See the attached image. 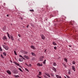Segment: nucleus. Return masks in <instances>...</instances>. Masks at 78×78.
Instances as JSON below:
<instances>
[{"label":"nucleus","instance_id":"obj_34","mask_svg":"<svg viewBox=\"0 0 78 78\" xmlns=\"http://www.w3.org/2000/svg\"><path fill=\"white\" fill-rule=\"evenodd\" d=\"M25 70L26 71H27V72H29V71H28V69H27V68H26L25 69Z\"/></svg>","mask_w":78,"mask_h":78},{"label":"nucleus","instance_id":"obj_3","mask_svg":"<svg viewBox=\"0 0 78 78\" xmlns=\"http://www.w3.org/2000/svg\"><path fill=\"white\" fill-rule=\"evenodd\" d=\"M43 58H44V56H41L40 57L39 60L40 61H43Z\"/></svg>","mask_w":78,"mask_h":78},{"label":"nucleus","instance_id":"obj_22","mask_svg":"<svg viewBox=\"0 0 78 78\" xmlns=\"http://www.w3.org/2000/svg\"><path fill=\"white\" fill-rule=\"evenodd\" d=\"M10 36L11 40H12V41H14V38H13V37H12V36Z\"/></svg>","mask_w":78,"mask_h":78},{"label":"nucleus","instance_id":"obj_5","mask_svg":"<svg viewBox=\"0 0 78 78\" xmlns=\"http://www.w3.org/2000/svg\"><path fill=\"white\" fill-rule=\"evenodd\" d=\"M72 69H73L74 72H75V66H72Z\"/></svg>","mask_w":78,"mask_h":78},{"label":"nucleus","instance_id":"obj_23","mask_svg":"<svg viewBox=\"0 0 78 78\" xmlns=\"http://www.w3.org/2000/svg\"><path fill=\"white\" fill-rule=\"evenodd\" d=\"M64 60L66 61V62H67V59L66 58H65L64 59Z\"/></svg>","mask_w":78,"mask_h":78},{"label":"nucleus","instance_id":"obj_10","mask_svg":"<svg viewBox=\"0 0 78 78\" xmlns=\"http://www.w3.org/2000/svg\"><path fill=\"white\" fill-rule=\"evenodd\" d=\"M30 47L31 48H32V49H33V50H35V49H36L35 47H34V46L33 45H31Z\"/></svg>","mask_w":78,"mask_h":78},{"label":"nucleus","instance_id":"obj_18","mask_svg":"<svg viewBox=\"0 0 78 78\" xmlns=\"http://www.w3.org/2000/svg\"><path fill=\"white\" fill-rule=\"evenodd\" d=\"M56 76L57 78H61V77L58 75H56Z\"/></svg>","mask_w":78,"mask_h":78},{"label":"nucleus","instance_id":"obj_43","mask_svg":"<svg viewBox=\"0 0 78 78\" xmlns=\"http://www.w3.org/2000/svg\"><path fill=\"white\" fill-rule=\"evenodd\" d=\"M66 76L68 78H70V77H69V76H68V75H66Z\"/></svg>","mask_w":78,"mask_h":78},{"label":"nucleus","instance_id":"obj_2","mask_svg":"<svg viewBox=\"0 0 78 78\" xmlns=\"http://www.w3.org/2000/svg\"><path fill=\"white\" fill-rule=\"evenodd\" d=\"M40 36L41 37V39H42L44 40V39H45V37L44 36V35H43L42 34H41Z\"/></svg>","mask_w":78,"mask_h":78},{"label":"nucleus","instance_id":"obj_52","mask_svg":"<svg viewBox=\"0 0 78 78\" xmlns=\"http://www.w3.org/2000/svg\"><path fill=\"white\" fill-rule=\"evenodd\" d=\"M18 78V77H17V78Z\"/></svg>","mask_w":78,"mask_h":78},{"label":"nucleus","instance_id":"obj_6","mask_svg":"<svg viewBox=\"0 0 78 78\" xmlns=\"http://www.w3.org/2000/svg\"><path fill=\"white\" fill-rule=\"evenodd\" d=\"M6 72L8 73L9 74V75H11V73L10 72V70H7Z\"/></svg>","mask_w":78,"mask_h":78},{"label":"nucleus","instance_id":"obj_24","mask_svg":"<svg viewBox=\"0 0 78 78\" xmlns=\"http://www.w3.org/2000/svg\"><path fill=\"white\" fill-rule=\"evenodd\" d=\"M3 54L4 56H6V53H5V52H4L3 53Z\"/></svg>","mask_w":78,"mask_h":78},{"label":"nucleus","instance_id":"obj_51","mask_svg":"<svg viewBox=\"0 0 78 78\" xmlns=\"http://www.w3.org/2000/svg\"><path fill=\"white\" fill-rule=\"evenodd\" d=\"M4 44H5V45L6 44V43H4Z\"/></svg>","mask_w":78,"mask_h":78},{"label":"nucleus","instance_id":"obj_30","mask_svg":"<svg viewBox=\"0 0 78 78\" xmlns=\"http://www.w3.org/2000/svg\"><path fill=\"white\" fill-rule=\"evenodd\" d=\"M30 11H31L32 12H34V10H30Z\"/></svg>","mask_w":78,"mask_h":78},{"label":"nucleus","instance_id":"obj_12","mask_svg":"<svg viewBox=\"0 0 78 78\" xmlns=\"http://www.w3.org/2000/svg\"><path fill=\"white\" fill-rule=\"evenodd\" d=\"M22 53H23L24 54H27V53H28L27 52L25 51H22Z\"/></svg>","mask_w":78,"mask_h":78},{"label":"nucleus","instance_id":"obj_15","mask_svg":"<svg viewBox=\"0 0 78 78\" xmlns=\"http://www.w3.org/2000/svg\"><path fill=\"white\" fill-rule=\"evenodd\" d=\"M42 75V72H39V73L38 74V76H41Z\"/></svg>","mask_w":78,"mask_h":78},{"label":"nucleus","instance_id":"obj_28","mask_svg":"<svg viewBox=\"0 0 78 78\" xmlns=\"http://www.w3.org/2000/svg\"><path fill=\"white\" fill-rule=\"evenodd\" d=\"M73 64H75V61H73L72 62Z\"/></svg>","mask_w":78,"mask_h":78},{"label":"nucleus","instance_id":"obj_20","mask_svg":"<svg viewBox=\"0 0 78 78\" xmlns=\"http://www.w3.org/2000/svg\"><path fill=\"white\" fill-rule=\"evenodd\" d=\"M53 64L54 66H56V63L55 62H53Z\"/></svg>","mask_w":78,"mask_h":78},{"label":"nucleus","instance_id":"obj_37","mask_svg":"<svg viewBox=\"0 0 78 78\" xmlns=\"http://www.w3.org/2000/svg\"><path fill=\"white\" fill-rule=\"evenodd\" d=\"M2 48H1V47H0V51H2Z\"/></svg>","mask_w":78,"mask_h":78},{"label":"nucleus","instance_id":"obj_33","mask_svg":"<svg viewBox=\"0 0 78 78\" xmlns=\"http://www.w3.org/2000/svg\"><path fill=\"white\" fill-rule=\"evenodd\" d=\"M63 66H65V68H66L67 67V66H66V65L64 64Z\"/></svg>","mask_w":78,"mask_h":78},{"label":"nucleus","instance_id":"obj_31","mask_svg":"<svg viewBox=\"0 0 78 78\" xmlns=\"http://www.w3.org/2000/svg\"><path fill=\"white\" fill-rule=\"evenodd\" d=\"M19 70H20V71L21 72H22V69L20 68H19L18 69Z\"/></svg>","mask_w":78,"mask_h":78},{"label":"nucleus","instance_id":"obj_48","mask_svg":"<svg viewBox=\"0 0 78 78\" xmlns=\"http://www.w3.org/2000/svg\"><path fill=\"white\" fill-rule=\"evenodd\" d=\"M9 16V15H7V17H8Z\"/></svg>","mask_w":78,"mask_h":78},{"label":"nucleus","instance_id":"obj_42","mask_svg":"<svg viewBox=\"0 0 78 78\" xmlns=\"http://www.w3.org/2000/svg\"><path fill=\"white\" fill-rule=\"evenodd\" d=\"M18 36L19 37H21V36H20V35L19 34H18Z\"/></svg>","mask_w":78,"mask_h":78},{"label":"nucleus","instance_id":"obj_17","mask_svg":"<svg viewBox=\"0 0 78 78\" xmlns=\"http://www.w3.org/2000/svg\"><path fill=\"white\" fill-rule=\"evenodd\" d=\"M52 44L53 45H57V44H56V43H55V42H53V43H52Z\"/></svg>","mask_w":78,"mask_h":78},{"label":"nucleus","instance_id":"obj_44","mask_svg":"<svg viewBox=\"0 0 78 78\" xmlns=\"http://www.w3.org/2000/svg\"><path fill=\"white\" fill-rule=\"evenodd\" d=\"M26 66H29V65H28V64H26Z\"/></svg>","mask_w":78,"mask_h":78},{"label":"nucleus","instance_id":"obj_8","mask_svg":"<svg viewBox=\"0 0 78 78\" xmlns=\"http://www.w3.org/2000/svg\"><path fill=\"white\" fill-rule=\"evenodd\" d=\"M3 40H4V41H5V40H6V39H7V38H6V37L4 36L3 37Z\"/></svg>","mask_w":78,"mask_h":78},{"label":"nucleus","instance_id":"obj_47","mask_svg":"<svg viewBox=\"0 0 78 78\" xmlns=\"http://www.w3.org/2000/svg\"><path fill=\"white\" fill-rule=\"evenodd\" d=\"M70 24H71V25H73V24L72 23H70Z\"/></svg>","mask_w":78,"mask_h":78},{"label":"nucleus","instance_id":"obj_4","mask_svg":"<svg viewBox=\"0 0 78 78\" xmlns=\"http://www.w3.org/2000/svg\"><path fill=\"white\" fill-rule=\"evenodd\" d=\"M23 57L24 58H26V59H29V57H28V56L26 55H24Z\"/></svg>","mask_w":78,"mask_h":78},{"label":"nucleus","instance_id":"obj_49","mask_svg":"<svg viewBox=\"0 0 78 78\" xmlns=\"http://www.w3.org/2000/svg\"><path fill=\"white\" fill-rule=\"evenodd\" d=\"M22 58H23V59H25V58H24L23 57Z\"/></svg>","mask_w":78,"mask_h":78},{"label":"nucleus","instance_id":"obj_14","mask_svg":"<svg viewBox=\"0 0 78 78\" xmlns=\"http://www.w3.org/2000/svg\"><path fill=\"white\" fill-rule=\"evenodd\" d=\"M46 75H47L48 77H49V78H50V75L48 73H46L45 74Z\"/></svg>","mask_w":78,"mask_h":78},{"label":"nucleus","instance_id":"obj_29","mask_svg":"<svg viewBox=\"0 0 78 78\" xmlns=\"http://www.w3.org/2000/svg\"><path fill=\"white\" fill-rule=\"evenodd\" d=\"M37 77H38V78H42V77H40L38 75H37Z\"/></svg>","mask_w":78,"mask_h":78},{"label":"nucleus","instance_id":"obj_27","mask_svg":"<svg viewBox=\"0 0 78 78\" xmlns=\"http://www.w3.org/2000/svg\"><path fill=\"white\" fill-rule=\"evenodd\" d=\"M46 61V60H44V61L43 62V63L45 64V62Z\"/></svg>","mask_w":78,"mask_h":78},{"label":"nucleus","instance_id":"obj_36","mask_svg":"<svg viewBox=\"0 0 78 78\" xmlns=\"http://www.w3.org/2000/svg\"><path fill=\"white\" fill-rule=\"evenodd\" d=\"M1 56L2 57V58H4V57L3 56V55H1Z\"/></svg>","mask_w":78,"mask_h":78},{"label":"nucleus","instance_id":"obj_16","mask_svg":"<svg viewBox=\"0 0 78 78\" xmlns=\"http://www.w3.org/2000/svg\"><path fill=\"white\" fill-rule=\"evenodd\" d=\"M19 61L22 62L23 61V59H22V58H20L19 59Z\"/></svg>","mask_w":78,"mask_h":78},{"label":"nucleus","instance_id":"obj_45","mask_svg":"<svg viewBox=\"0 0 78 78\" xmlns=\"http://www.w3.org/2000/svg\"><path fill=\"white\" fill-rule=\"evenodd\" d=\"M28 27H29V25H28L27 26V28H28Z\"/></svg>","mask_w":78,"mask_h":78},{"label":"nucleus","instance_id":"obj_50","mask_svg":"<svg viewBox=\"0 0 78 78\" xmlns=\"http://www.w3.org/2000/svg\"><path fill=\"white\" fill-rule=\"evenodd\" d=\"M64 78H67V77H66V76H64Z\"/></svg>","mask_w":78,"mask_h":78},{"label":"nucleus","instance_id":"obj_11","mask_svg":"<svg viewBox=\"0 0 78 78\" xmlns=\"http://www.w3.org/2000/svg\"><path fill=\"white\" fill-rule=\"evenodd\" d=\"M31 54L32 56H35L36 54L34 52H31Z\"/></svg>","mask_w":78,"mask_h":78},{"label":"nucleus","instance_id":"obj_7","mask_svg":"<svg viewBox=\"0 0 78 78\" xmlns=\"http://www.w3.org/2000/svg\"><path fill=\"white\" fill-rule=\"evenodd\" d=\"M13 72L14 73H15V74L17 73V70H14Z\"/></svg>","mask_w":78,"mask_h":78},{"label":"nucleus","instance_id":"obj_38","mask_svg":"<svg viewBox=\"0 0 78 78\" xmlns=\"http://www.w3.org/2000/svg\"><path fill=\"white\" fill-rule=\"evenodd\" d=\"M28 67H31V64H30L29 65Z\"/></svg>","mask_w":78,"mask_h":78},{"label":"nucleus","instance_id":"obj_9","mask_svg":"<svg viewBox=\"0 0 78 78\" xmlns=\"http://www.w3.org/2000/svg\"><path fill=\"white\" fill-rule=\"evenodd\" d=\"M52 70L54 71L55 72H56V69L54 67L52 68Z\"/></svg>","mask_w":78,"mask_h":78},{"label":"nucleus","instance_id":"obj_19","mask_svg":"<svg viewBox=\"0 0 78 78\" xmlns=\"http://www.w3.org/2000/svg\"><path fill=\"white\" fill-rule=\"evenodd\" d=\"M14 63L16 65H17V66H19V64L16 62H14Z\"/></svg>","mask_w":78,"mask_h":78},{"label":"nucleus","instance_id":"obj_21","mask_svg":"<svg viewBox=\"0 0 78 78\" xmlns=\"http://www.w3.org/2000/svg\"><path fill=\"white\" fill-rule=\"evenodd\" d=\"M37 66H42V65L41 64L38 63V64H37Z\"/></svg>","mask_w":78,"mask_h":78},{"label":"nucleus","instance_id":"obj_13","mask_svg":"<svg viewBox=\"0 0 78 78\" xmlns=\"http://www.w3.org/2000/svg\"><path fill=\"white\" fill-rule=\"evenodd\" d=\"M7 34L8 37L9 39H11V37H10V36H9V34L8 33H7Z\"/></svg>","mask_w":78,"mask_h":78},{"label":"nucleus","instance_id":"obj_25","mask_svg":"<svg viewBox=\"0 0 78 78\" xmlns=\"http://www.w3.org/2000/svg\"><path fill=\"white\" fill-rule=\"evenodd\" d=\"M14 52L15 55H17V53H16V51H14Z\"/></svg>","mask_w":78,"mask_h":78},{"label":"nucleus","instance_id":"obj_32","mask_svg":"<svg viewBox=\"0 0 78 78\" xmlns=\"http://www.w3.org/2000/svg\"><path fill=\"white\" fill-rule=\"evenodd\" d=\"M14 76L15 77H19V76H15V75H14Z\"/></svg>","mask_w":78,"mask_h":78},{"label":"nucleus","instance_id":"obj_40","mask_svg":"<svg viewBox=\"0 0 78 78\" xmlns=\"http://www.w3.org/2000/svg\"><path fill=\"white\" fill-rule=\"evenodd\" d=\"M20 57H21V58H23V57L21 55H20Z\"/></svg>","mask_w":78,"mask_h":78},{"label":"nucleus","instance_id":"obj_39","mask_svg":"<svg viewBox=\"0 0 78 78\" xmlns=\"http://www.w3.org/2000/svg\"><path fill=\"white\" fill-rule=\"evenodd\" d=\"M44 53H46V52H47V50H46V49H45L44 50Z\"/></svg>","mask_w":78,"mask_h":78},{"label":"nucleus","instance_id":"obj_41","mask_svg":"<svg viewBox=\"0 0 78 78\" xmlns=\"http://www.w3.org/2000/svg\"><path fill=\"white\" fill-rule=\"evenodd\" d=\"M56 48H56V47H54V49H55V50H56Z\"/></svg>","mask_w":78,"mask_h":78},{"label":"nucleus","instance_id":"obj_26","mask_svg":"<svg viewBox=\"0 0 78 78\" xmlns=\"http://www.w3.org/2000/svg\"><path fill=\"white\" fill-rule=\"evenodd\" d=\"M70 73H71V72H70V71L69 70L68 71L69 75H70Z\"/></svg>","mask_w":78,"mask_h":78},{"label":"nucleus","instance_id":"obj_35","mask_svg":"<svg viewBox=\"0 0 78 78\" xmlns=\"http://www.w3.org/2000/svg\"><path fill=\"white\" fill-rule=\"evenodd\" d=\"M51 75V76H53V74L52 73H50Z\"/></svg>","mask_w":78,"mask_h":78},{"label":"nucleus","instance_id":"obj_1","mask_svg":"<svg viewBox=\"0 0 78 78\" xmlns=\"http://www.w3.org/2000/svg\"><path fill=\"white\" fill-rule=\"evenodd\" d=\"M2 46L3 47L5 48V50H8V49H9V48L7 46H6V45H2Z\"/></svg>","mask_w":78,"mask_h":78},{"label":"nucleus","instance_id":"obj_46","mask_svg":"<svg viewBox=\"0 0 78 78\" xmlns=\"http://www.w3.org/2000/svg\"><path fill=\"white\" fill-rule=\"evenodd\" d=\"M69 47H72V46H71V45H69Z\"/></svg>","mask_w":78,"mask_h":78}]
</instances>
